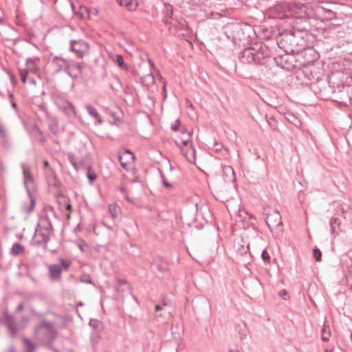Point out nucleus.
Wrapping results in <instances>:
<instances>
[{
  "mask_svg": "<svg viewBox=\"0 0 352 352\" xmlns=\"http://www.w3.org/2000/svg\"><path fill=\"white\" fill-rule=\"evenodd\" d=\"M34 129L38 132L40 135H43V132L40 129V128L38 126L37 124H35L34 126Z\"/></svg>",
  "mask_w": 352,
  "mask_h": 352,
  "instance_id": "864d4df0",
  "label": "nucleus"
},
{
  "mask_svg": "<svg viewBox=\"0 0 352 352\" xmlns=\"http://www.w3.org/2000/svg\"><path fill=\"white\" fill-rule=\"evenodd\" d=\"M32 59L31 58H28L26 59V60H25V63H26V65H28V64H29V63H32Z\"/></svg>",
  "mask_w": 352,
  "mask_h": 352,
  "instance_id": "774afa93",
  "label": "nucleus"
},
{
  "mask_svg": "<svg viewBox=\"0 0 352 352\" xmlns=\"http://www.w3.org/2000/svg\"><path fill=\"white\" fill-rule=\"evenodd\" d=\"M116 62L118 66L121 69H123L124 71H127L128 70L129 68H128L127 65L124 63V58H123L122 54H117L116 55Z\"/></svg>",
  "mask_w": 352,
  "mask_h": 352,
  "instance_id": "393cba45",
  "label": "nucleus"
},
{
  "mask_svg": "<svg viewBox=\"0 0 352 352\" xmlns=\"http://www.w3.org/2000/svg\"><path fill=\"white\" fill-rule=\"evenodd\" d=\"M266 46L256 45L245 48L239 53L238 58L243 64H261L263 59L268 56Z\"/></svg>",
  "mask_w": 352,
  "mask_h": 352,
  "instance_id": "f03ea898",
  "label": "nucleus"
},
{
  "mask_svg": "<svg viewBox=\"0 0 352 352\" xmlns=\"http://www.w3.org/2000/svg\"><path fill=\"white\" fill-rule=\"evenodd\" d=\"M162 308H163V306L160 305H156L155 307V310L156 311H161L162 309Z\"/></svg>",
  "mask_w": 352,
  "mask_h": 352,
  "instance_id": "6e6d98bb",
  "label": "nucleus"
},
{
  "mask_svg": "<svg viewBox=\"0 0 352 352\" xmlns=\"http://www.w3.org/2000/svg\"><path fill=\"white\" fill-rule=\"evenodd\" d=\"M49 129L50 131L54 134H56L59 131V127L58 123L56 121L51 122L49 124Z\"/></svg>",
  "mask_w": 352,
  "mask_h": 352,
  "instance_id": "473e14b6",
  "label": "nucleus"
},
{
  "mask_svg": "<svg viewBox=\"0 0 352 352\" xmlns=\"http://www.w3.org/2000/svg\"><path fill=\"white\" fill-rule=\"evenodd\" d=\"M276 42L278 47L287 54H298L305 48V41L300 30H285L280 33Z\"/></svg>",
  "mask_w": 352,
  "mask_h": 352,
  "instance_id": "f257e3e1",
  "label": "nucleus"
},
{
  "mask_svg": "<svg viewBox=\"0 0 352 352\" xmlns=\"http://www.w3.org/2000/svg\"><path fill=\"white\" fill-rule=\"evenodd\" d=\"M191 152V155H192V157H190L187 155V153H184V155L186 156V158L187 159V160L190 162V163H193L195 160V153H196V150L194 147H192L190 151Z\"/></svg>",
  "mask_w": 352,
  "mask_h": 352,
  "instance_id": "4c0bfd02",
  "label": "nucleus"
},
{
  "mask_svg": "<svg viewBox=\"0 0 352 352\" xmlns=\"http://www.w3.org/2000/svg\"><path fill=\"white\" fill-rule=\"evenodd\" d=\"M72 205L70 204H67L65 205V210H67V211H71L72 210Z\"/></svg>",
  "mask_w": 352,
  "mask_h": 352,
  "instance_id": "4d7b16f0",
  "label": "nucleus"
},
{
  "mask_svg": "<svg viewBox=\"0 0 352 352\" xmlns=\"http://www.w3.org/2000/svg\"><path fill=\"white\" fill-rule=\"evenodd\" d=\"M120 192H121L122 194H124V195L126 194V190L125 189V188H124V187L121 186V187L120 188Z\"/></svg>",
  "mask_w": 352,
  "mask_h": 352,
  "instance_id": "bf43d9fd",
  "label": "nucleus"
},
{
  "mask_svg": "<svg viewBox=\"0 0 352 352\" xmlns=\"http://www.w3.org/2000/svg\"><path fill=\"white\" fill-rule=\"evenodd\" d=\"M61 266L58 264H53L50 267V276L51 280H58L61 274Z\"/></svg>",
  "mask_w": 352,
  "mask_h": 352,
  "instance_id": "2eb2a0df",
  "label": "nucleus"
},
{
  "mask_svg": "<svg viewBox=\"0 0 352 352\" xmlns=\"http://www.w3.org/2000/svg\"><path fill=\"white\" fill-rule=\"evenodd\" d=\"M40 228L41 225L38 223L35 230L34 234L30 242L31 245L33 246H39L43 242L47 243L50 239V238L46 234L38 232V229Z\"/></svg>",
  "mask_w": 352,
  "mask_h": 352,
  "instance_id": "f8f14e48",
  "label": "nucleus"
},
{
  "mask_svg": "<svg viewBox=\"0 0 352 352\" xmlns=\"http://www.w3.org/2000/svg\"><path fill=\"white\" fill-rule=\"evenodd\" d=\"M60 265L61 266H63L65 270H67L68 267L70 266L71 265V261H66L63 258L60 259Z\"/></svg>",
  "mask_w": 352,
  "mask_h": 352,
  "instance_id": "37998d69",
  "label": "nucleus"
},
{
  "mask_svg": "<svg viewBox=\"0 0 352 352\" xmlns=\"http://www.w3.org/2000/svg\"><path fill=\"white\" fill-rule=\"evenodd\" d=\"M43 222L46 223V225L43 226V230L49 232L53 231V226L48 216H45V217L43 219Z\"/></svg>",
  "mask_w": 352,
  "mask_h": 352,
  "instance_id": "c85d7f7f",
  "label": "nucleus"
},
{
  "mask_svg": "<svg viewBox=\"0 0 352 352\" xmlns=\"http://www.w3.org/2000/svg\"><path fill=\"white\" fill-rule=\"evenodd\" d=\"M21 168L23 169V184L30 201V205L28 209V212H31L33 211L36 204V199L32 194V192L36 189L35 182L30 169L23 164L21 165Z\"/></svg>",
  "mask_w": 352,
  "mask_h": 352,
  "instance_id": "20e7f679",
  "label": "nucleus"
},
{
  "mask_svg": "<svg viewBox=\"0 0 352 352\" xmlns=\"http://www.w3.org/2000/svg\"><path fill=\"white\" fill-rule=\"evenodd\" d=\"M331 336L330 330L329 329V327H326L324 325L322 330V340L324 342L328 341L329 339V337Z\"/></svg>",
  "mask_w": 352,
  "mask_h": 352,
  "instance_id": "cd10ccee",
  "label": "nucleus"
},
{
  "mask_svg": "<svg viewBox=\"0 0 352 352\" xmlns=\"http://www.w3.org/2000/svg\"><path fill=\"white\" fill-rule=\"evenodd\" d=\"M0 324H6L12 337L16 336L17 328L15 319L12 315L9 314L7 310L4 311L3 318H0Z\"/></svg>",
  "mask_w": 352,
  "mask_h": 352,
  "instance_id": "0eeeda50",
  "label": "nucleus"
},
{
  "mask_svg": "<svg viewBox=\"0 0 352 352\" xmlns=\"http://www.w3.org/2000/svg\"><path fill=\"white\" fill-rule=\"evenodd\" d=\"M181 133L184 135L185 133H187V129L184 127H183L182 129H181Z\"/></svg>",
  "mask_w": 352,
  "mask_h": 352,
  "instance_id": "338daca9",
  "label": "nucleus"
},
{
  "mask_svg": "<svg viewBox=\"0 0 352 352\" xmlns=\"http://www.w3.org/2000/svg\"><path fill=\"white\" fill-rule=\"evenodd\" d=\"M68 159H69V162L71 163V164L74 167V168L76 171H78L79 170V166H78V164H77V162L76 161L75 155L72 153H68Z\"/></svg>",
  "mask_w": 352,
  "mask_h": 352,
  "instance_id": "c756f323",
  "label": "nucleus"
},
{
  "mask_svg": "<svg viewBox=\"0 0 352 352\" xmlns=\"http://www.w3.org/2000/svg\"><path fill=\"white\" fill-rule=\"evenodd\" d=\"M162 91H163V94L164 95V98H166L167 94H166V85H164L163 88H162Z\"/></svg>",
  "mask_w": 352,
  "mask_h": 352,
  "instance_id": "13d9d810",
  "label": "nucleus"
},
{
  "mask_svg": "<svg viewBox=\"0 0 352 352\" xmlns=\"http://www.w3.org/2000/svg\"><path fill=\"white\" fill-rule=\"evenodd\" d=\"M313 255H314V258L316 259V261L318 262V261H321L322 252H321V251L318 248H315L313 250Z\"/></svg>",
  "mask_w": 352,
  "mask_h": 352,
  "instance_id": "e433bc0d",
  "label": "nucleus"
},
{
  "mask_svg": "<svg viewBox=\"0 0 352 352\" xmlns=\"http://www.w3.org/2000/svg\"><path fill=\"white\" fill-rule=\"evenodd\" d=\"M241 28L239 24L231 23L225 27L224 34L228 39L235 42L236 40L240 39L239 34Z\"/></svg>",
  "mask_w": 352,
  "mask_h": 352,
  "instance_id": "6e6552de",
  "label": "nucleus"
},
{
  "mask_svg": "<svg viewBox=\"0 0 352 352\" xmlns=\"http://www.w3.org/2000/svg\"><path fill=\"white\" fill-rule=\"evenodd\" d=\"M23 344L26 346L25 352H34L36 346L28 338H22Z\"/></svg>",
  "mask_w": 352,
  "mask_h": 352,
  "instance_id": "b1692460",
  "label": "nucleus"
},
{
  "mask_svg": "<svg viewBox=\"0 0 352 352\" xmlns=\"http://www.w3.org/2000/svg\"><path fill=\"white\" fill-rule=\"evenodd\" d=\"M28 75V72L27 70L20 72V76H21V81L25 83L26 82Z\"/></svg>",
  "mask_w": 352,
  "mask_h": 352,
  "instance_id": "79ce46f5",
  "label": "nucleus"
},
{
  "mask_svg": "<svg viewBox=\"0 0 352 352\" xmlns=\"http://www.w3.org/2000/svg\"><path fill=\"white\" fill-rule=\"evenodd\" d=\"M56 105L67 116L71 117L76 115L75 107L72 102L65 99H60L56 102Z\"/></svg>",
  "mask_w": 352,
  "mask_h": 352,
  "instance_id": "1a4fd4ad",
  "label": "nucleus"
},
{
  "mask_svg": "<svg viewBox=\"0 0 352 352\" xmlns=\"http://www.w3.org/2000/svg\"><path fill=\"white\" fill-rule=\"evenodd\" d=\"M162 304H163V306H167V305H170V302H168V300H166L164 299V300H162Z\"/></svg>",
  "mask_w": 352,
  "mask_h": 352,
  "instance_id": "052dcab7",
  "label": "nucleus"
},
{
  "mask_svg": "<svg viewBox=\"0 0 352 352\" xmlns=\"http://www.w3.org/2000/svg\"><path fill=\"white\" fill-rule=\"evenodd\" d=\"M11 106L12 107V108H14L16 111H18V107H17V104L16 102L12 100L11 101Z\"/></svg>",
  "mask_w": 352,
  "mask_h": 352,
  "instance_id": "5fc2aeb1",
  "label": "nucleus"
},
{
  "mask_svg": "<svg viewBox=\"0 0 352 352\" xmlns=\"http://www.w3.org/2000/svg\"><path fill=\"white\" fill-rule=\"evenodd\" d=\"M87 176L91 184H93L96 179V175L95 172L91 170V166H89L87 168Z\"/></svg>",
  "mask_w": 352,
  "mask_h": 352,
  "instance_id": "2f4dec72",
  "label": "nucleus"
},
{
  "mask_svg": "<svg viewBox=\"0 0 352 352\" xmlns=\"http://www.w3.org/2000/svg\"><path fill=\"white\" fill-rule=\"evenodd\" d=\"M89 44L84 40H71L69 50L74 52L78 58H82L89 52Z\"/></svg>",
  "mask_w": 352,
  "mask_h": 352,
  "instance_id": "39448f33",
  "label": "nucleus"
},
{
  "mask_svg": "<svg viewBox=\"0 0 352 352\" xmlns=\"http://www.w3.org/2000/svg\"><path fill=\"white\" fill-rule=\"evenodd\" d=\"M265 222L272 231L283 225L279 212L274 210L266 214Z\"/></svg>",
  "mask_w": 352,
  "mask_h": 352,
  "instance_id": "423d86ee",
  "label": "nucleus"
},
{
  "mask_svg": "<svg viewBox=\"0 0 352 352\" xmlns=\"http://www.w3.org/2000/svg\"><path fill=\"white\" fill-rule=\"evenodd\" d=\"M65 73L72 77L73 79L76 80L77 79L81 74L76 73L73 70V65H67V67L65 69Z\"/></svg>",
  "mask_w": 352,
  "mask_h": 352,
  "instance_id": "bb28decb",
  "label": "nucleus"
},
{
  "mask_svg": "<svg viewBox=\"0 0 352 352\" xmlns=\"http://www.w3.org/2000/svg\"><path fill=\"white\" fill-rule=\"evenodd\" d=\"M340 221L337 217H332L330 220V231L332 234L338 235L339 228H340Z\"/></svg>",
  "mask_w": 352,
  "mask_h": 352,
  "instance_id": "f3484780",
  "label": "nucleus"
},
{
  "mask_svg": "<svg viewBox=\"0 0 352 352\" xmlns=\"http://www.w3.org/2000/svg\"><path fill=\"white\" fill-rule=\"evenodd\" d=\"M142 83L147 87H149L151 85H152L155 82V78L152 73H150L147 75L144 76L142 78Z\"/></svg>",
  "mask_w": 352,
  "mask_h": 352,
  "instance_id": "aec40b11",
  "label": "nucleus"
},
{
  "mask_svg": "<svg viewBox=\"0 0 352 352\" xmlns=\"http://www.w3.org/2000/svg\"><path fill=\"white\" fill-rule=\"evenodd\" d=\"M52 63L56 66V73L60 72L64 67L65 69L67 65H70V63L68 60L58 56L53 57Z\"/></svg>",
  "mask_w": 352,
  "mask_h": 352,
  "instance_id": "ddd939ff",
  "label": "nucleus"
},
{
  "mask_svg": "<svg viewBox=\"0 0 352 352\" xmlns=\"http://www.w3.org/2000/svg\"><path fill=\"white\" fill-rule=\"evenodd\" d=\"M153 266L161 272H166L168 269V262L161 256H156L154 257Z\"/></svg>",
  "mask_w": 352,
  "mask_h": 352,
  "instance_id": "4468645a",
  "label": "nucleus"
},
{
  "mask_svg": "<svg viewBox=\"0 0 352 352\" xmlns=\"http://www.w3.org/2000/svg\"><path fill=\"white\" fill-rule=\"evenodd\" d=\"M279 296L284 300H287L288 298V293L285 289H281L279 293Z\"/></svg>",
  "mask_w": 352,
  "mask_h": 352,
  "instance_id": "c03bdc74",
  "label": "nucleus"
},
{
  "mask_svg": "<svg viewBox=\"0 0 352 352\" xmlns=\"http://www.w3.org/2000/svg\"><path fill=\"white\" fill-rule=\"evenodd\" d=\"M223 145L220 143H218V142H215L214 144V147L217 150V151H220L222 148Z\"/></svg>",
  "mask_w": 352,
  "mask_h": 352,
  "instance_id": "09e8293b",
  "label": "nucleus"
},
{
  "mask_svg": "<svg viewBox=\"0 0 352 352\" xmlns=\"http://www.w3.org/2000/svg\"><path fill=\"white\" fill-rule=\"evenodd\" d=\"M24 308V303L23 302H21L16 307V311H21Z\"/></svg>",
  "mask_w": 352,
  "mask_h": 352,
  "instance_id": "8fccbe9b",
  "label": "nucleus"
},
{
  "mask_svg": "<svg viewBox=\"0 0 352 352\" xmlns=\"http://www.w3.org/2000/svg\"><path fill=\"white\" fill-rule=\"evenodd\" d=\"M166 16L170 19H173V8L170 4H165Z\"/></svg>",
  "mask_w": 352,
  "mask_h": 352,
  "instance_id": "72a5a7b5",
  "label": "nucleus"
},
{
  "mask_svg": "<svg viewBox=\"0 0 352 352\" xmlns=\"http://www.w3.org/2000/svg\"><path fill=\"white\" fill-rule=\"evenodd\" d=\"M261 258L265 263H268L270 260V256L265 249L262 251Z\"/></svg>",
  "mask_w": 352,
  "mask_h": 352,
  "instance_id": "ea45409f",
  "label": "nucleus"
},
{
  "mask_svg": "<svg viewBox=\"0 0 352 352\" xmlns=\"http://www.w3.org/2000/svg\"><path fill=\"white\" fill-rule=\"evenodd\" d=\"M25 250L24 247L19 243H15L12 245V249H11V253L14 256L19 255L20 254L23 253Z\"/></svg>",
  "mask_w": 352,
  "mask_h": 352,
  "instance_id": "4be33fe9",
  "label": "nucleus"
},
{
  "mask_svg": "<svg viewBox=\"0 0 352 352\" xmlns=\"http://www.w3.org/2000/svg\"><path fill=\"white\" fill-rule=\"evenodd\" d=\"M337 213L339 215H344L350 210V206L347 204L338 203L336 206Z\"/></svg>",
  "mask_w": 352,
  "mask_h": 352,
  "instance_id": "412c9836",
  "label": "nucleus"
},
{
  "mask_svg": "<svg viewBox=\"0 0 352 352\" xmlns=\"http://www.w3.org/2000/svg\"><path fill=\"white\" fill-rule=\"evenodd\" d=\"M118 159L121 166L127 169L129 166L135 162V155L129 149H125L122 154H119Z\"/></svg>",
  "mask_w": 352,
  "mask_h": 352,
  "instance_id": "9d476101",
  "label": "nucleus"
},
{
  "mask_svg": "<svg viewBox=\"0 0 352 352\" xmlns=\"http://www.w3.org/2000/svg\"><path fill=\"white\" fill-rule=\"evenodd\" d=\"M100 321L95 318H91L89 322V325L94 330L96 331L98 328Z\"/></svg>",
  "mask_w": 352,
  "mask_h": 352,
  "instance_id": "c9c22d12",
  "label": "nucleus"
},
{
  "mask_svg": "<svg viewBox=\"0 0 352 352\" xmlns=\"http://www.w3.org/2000/svg\"><path fill=\"white\" fill-rule=\"evenodd\" d=\"M54 341V336H51L50 342H47V343L43 344V345L45 346L48 349H50L52 352H60L57 349L54 348L52 346V342Z\"/></svg>",
  "mask_w": 352,
  "mask_h": 352,
  "instance_id": "f704fd0d",
  "label": "nucleus"
},
{
  "mask_svg": "<svg viewBox=\"0 0 352 352\" xmlns=\"http://www.w3.org/2000/svg\"><path fill=\"white\" fill-rule=\"evenodd\" d=\"M247 333H248V330H244L243 332L241 334V338L243 339L244 337L246 336Z\"/></svg>",
  "mask_w": 352,
  "mask_h": 352,
  "instance_id": "e2e57ef3",
  "label": "nucleus"
},
{
  "mask_svg": "<svg viewBox=\"0 0 352 352\" xmlns=\"http://www.w3.org/2000/svg\"><path fill=\"white\" fill-rule=\"evenodd\" d=\"M180 124V120L179 119H177L176 121H175V124H173L171 125V129L174 131H179V125Z\"/></svg>",
  "mask_w": 352,
  "mask_h": 352,
  "instance_id": "a18cd8bd",
  "label": "nucleus"
},
{
  "mask_svg": "<svg viewBox=\"0 0 352 352\" xmlns=\"http://www.w3.org/2000/svg\"><path fill=\"white\" fill-rule=\"evenodd\" d=\"M80 281L83 282V283H89V284H92L93 283V281H92L91 278H89V277H87L86 278H80Z\"/></svg>",
  "mask_w": 352,
  "mask_h": 352,
  "instance_id": "49530a36",
  "label": "nucleus"
},
{
  "mask_svg": "<svg viewBox=\"0 0 352 352\" xmlns=\"http://www.w3.org/2000/svg\"><path fill=\"white\" fill-rule=\"evenodd\" d=\"M126 250L129 254L133 256H136L140 254L139 248L133 243H130L129 247L126 248Z\"/></svg>",
  "mask_w": 352,
  "mask_h": 352,
  "instance_id": "a878e982",
  "label": "nucleus"
},
{
  "mask_svg": "<svg viewBox=\"0 0 352 352\" xmlns=\"http://www.w3.org/2000/svg\"><path fill=\"white\" fill-rule=\"evenodd\" d=\"M162 183H163V185L164 186H166V188H170L173 187V186L170 184V183H169L168 182H167L166 180H163Z\"/></svg>",
  "mask_w": 352,
  "mask_h": 352,
  "instance_id": "3c124183",
  "label": "nucleus"
},
{
  "mask_svg": "<svg viewBox=\"0 0 352 352\" xmlns=\"http://www.w3.org/2000/svg\"><path fill=\"white\" fill-rule=\"evenodd\" d=\"M70 65H73L74 71L77 70L78 73H79V74L82 73V71L83 69L82 63H70Z\"/></svg>",
  "mask_w": 352,
  "mask_h": 352,
  "instance_id": "58836bf2",
  "label": "nucleus"
},
{
  "mask_svg": "<svg viewBox=\"0 0 352 352\" xmlns=\"http://www.w3.org/2000/svg\"><path fill=\"white\" fill-rule=\"evenodd\" d=\"M8 352H15V348H14V346H11L9 348V349H8Z\"/></svg>",
  "mask_w": 352,
  "mask_h": 352,
  "instance_id": "0e129e2a",
  "label": "nucleus"
},
{
  "mask_svg": "<svg viewBox=\"0 0 352 352\" xmlns=\"http://www.w3.org/2000/svg\"><path fill=\"white\" fill-rule=\"evenodd\" d=\"M265 119H266V121H267L268 125L272 130H274V131L278 130V122L273 116L266 115Z\"/></svg>",
  "mask_w": 352,
  "mask_h": 352,
  "instance_id": "5701e85b",
  "label": "nucleus"
},
{
  "mask_svg": "<svg viewBox=\"0 0 352 352\" xmlns=\"http://www.w3.org/2000/svg\"><path fill=\"white\" fill-rule=\"evenodd\" d=\"M346 282L347 285L352 289V272L346 275Z\"/></svg>",
  "mask_w": 352,
  "mask_h": 352,
  "instance_id": "a19ab883",
  "label": "nucleus"
},
{
  "mask_svg": "<svg viewBox=\"0 0 352 352\" xmlns=\"http://www.w3.org/2000/svg\"><path fill=\"white\" fill-rule=\"evenodd\" d=\"M190 142H191V140H190V138L182 140V144L183 146H187Z\"/></svg>",
  "mask_w": 352,
  "mask_h": 352,
  "instance_id": "de8ad7c7",
  "label": "nucleus"
},
{
  "mask_svg": "<svg viewBox=\"0 0 352 352\" xmlns=\"http://www.w3.org/2000/svg\"><path fill=\"white\" fill-rule=\"evenodd\" d=\"M223 172L225 174L226 177H227L228 181L234 180L235 179L234 177V171L232 166H225L223 168Z\"/></svg>",
  "mask_w": 352,
  "mask_h": 352,
  "instance_id": "6ab92c4d",
  "label": "nucleus"
},
{
  "mask_svg": "<svg viewBox=\"0 0 352 352\" xmlns=\"http://www.w3.org/2000/svg\"><path fill=\"white\" fill-rule=\"evenodd\" d=\"M148 63H149L150 67H154V66H155L154 63L150 58H148Z\"/></svg>",
  "mask_w": 352,
  "mask_h": 352,
  "instance_id": "69168bd1",
  "label": "nucleus"
},
{
  "mask_svg": "<svg viewBox=\"0 0 352 352\" xmlns=\"http://www.w3.org/2000/svg\"><path fill=\"white\" fill-rule=\"evenodd\" d=\"M0 139L1 145L3 149L8 151L12 147V140L9 136L8 131L0 121Z\"/></svg>",
  "mask_w": 352,
  "mask_h": 352,
  "instance_id": "9b49d317",
  "label": "nucleus"
},
{
  "mask_svg": "<svg viewBox=\"0 0 352 352\" xmlns=\"http://www.w3.org/2000/svg\"><path fill=\"white\" fill-rule=\"evenodd\" d=\"M34 336L42 344L50 342L51 336H54L55 340L56 338V331L54 329V323L43 320L39 324L35 327Z\"/></svg>",
  "mask_w": 352,
  "mask_h": 352,
  "instance_id": "7ed1b4c3",
  "label": "nucleus"
},
{
  "mask_svg": "<svg viewBox=\"0 0 352 352\" xmlns=\"http://www.w3.org/2000/svg\"><path fill=\"white\" fill-rule=\"evenodd\" d=\"M85 109L90 116L96 119L99 124L102 123L100 115L98 112L97 109L91 104H87Z\"/></svg>",
  "mask_w": 352,
  "mask_h": 352,
  "instance_id": "dca6fc26",
  "label": "nucleus"
},
{
  "mask_svg": "<svg viewBox=\"0 0 352 352\" xmlns=\"http://www.w3.org/2000/svg\"><path fill=\"white\" fill-rule=\"evenodd\" d=\"M118 4L124 6L129 11L135 10L137 8V3L134 0H116Z\"/></svg>",
  "mask_w": 352,
  "mask_h": 352,
  "instance_id": "a211bd4d",
  "label": "nucleus"
},
{
  "mask_svg": "<svg viewBox=\"0 0 352 352\" xmlns=\"http://www.w3.org/2000/svg\"><path fill=\"white\" fill-rule=\"evenodd\" d=\"M187 134H188V138H190V140H191L192 135L193 134V131L192 130H191L190 131H187Z\"/></svg>",
  "mask_w": 352,
  "mask_h": 352,
  "instance_id": "680f3d73",
  "label": "nucleus"
},
{
  "mask_svg": "<svg viewBox=\"0 0 352 352\" xmlns=\"http://www.w3.org/2000/svg\"><path fill=\"white\" fill-rule=\"evenodd\" d=\"M345 89H346V87H344L342 85H338L335 91H333V93L335 95L337 94V92H338V94H340L341 95H343L344 97H342V96L339 97L340 99H343L344 97H347V96H346V93L344 91Z\"/></svg>",
  "mask_w": 352,
  "mask_h": 352,
  "instance_id": "7c9ffc66",
  "label": "nucleus"
},
{
  "mask_svg": "<svg viewBox=\"0 0 352 352\" xmlns=\"http://www.w3.org/2000/svg\"><path fill=\"white\" fill-rule=\"evenodd\" d=\"M34 316H36L37 318H41L44 317L45 314L43 313L36 311Z\"/></svg>",
  "mask_w": 352,
  "mask_h": 352,
  "instance_id": "603ef678",
  "label": "nucleus"
}]
</instances>
